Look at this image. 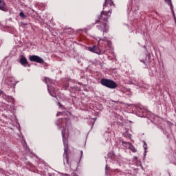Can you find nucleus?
Instances as JSON below:
<instances>
[{
    "mask_svg": "<svg viewBox=\"0 0 176 176\" xmlns=\"http://www.w3.org/2000/svg\"><path fill=\"white\" fill-rule=\"evenodd\" d=\"M111 13L112 11L111 10H109L108 12L105 11H102L101 12L99 20L96 21V24L98 23H102L100 26H98V30H100V31H103V32H108V30L109 29V28L108 27V25H107V20H108V18L111 17Z\"/></svg>",
    "mask_w": 176,
    "mask_h": 176,
    "instance_id": "f257e3e1",
    "label": "nucleus"
},
{
    "mask_svg": "<svg viewBox=\"0 0 176 176\" xmlns=\"http://www.w3.org/2000/svg\"><path fill=\"white\" fill-rule=\"evenodd\" d=\"M62 136H63V144H64V151H65V159H66V163L67 164H69V157H68V131L67 129H63L62 130Z\"/></svg>",
    "mask_w": 176,
    "mask_h": 176,
    "instance_id": "f03ea898",
    "label": "nucleus"
},
{
    "mask_svg": "<svg viewBox=\"0 0 176 176\" xmlns=\"http://www.w3.org/2000/svg\"><path fill=\"white\" fill-rule=\"evenodd\" d=\"M100 83L102 86H105L109 89H116L118 87V84L115 81L107 78H102L100 80Z\"/></svg>",
    "mask_w": 176,
    "mask_h": 176,
    "instance_id": "7ed1b4c3",
    "label": "nucleus"
},
{
    "mask_svg": "<svg viewBox=\"0 0 176 176\" xmlns=\"http://www.w3.org/2000/svg\"><path fill=\"white\" fill-rule=\"evenodd\" d=\"M88 50L91 52V53H96V54H104L105 50H100L97 47V45H94L93 47H89Z\"/></svg>",
    "mask_w": 176,
    "mask_h": 176,
    "instance_id": "20e7f679",
    "label": "nucleus"
},
{
    "mask_svg": "<svg viewBox=\"0 0 176 176\" xmlns=\"http://www.w3.org/2000/svg\"><path fill=\"white\" fill-rule=\"evenodd\" d=\"M29 60L30 61H32L34 63H38V64H43V63H45V60H43V58L36 55L30 56Z\"/></svg>",
    "mask_w": 176,
    "mask_h": 176,
    "instance_id": "39448f33",
    "label": "nucleus"
},
{
    "mask_svg": "<svg viewBox=\"0 0 176 176\" xmlns=\"http://www.w3.org/2000/svg\"><path fill=\"white\" fill-rule=\"evenodd\" d=\"M66 123H67V120L64 118V119L58 120L57 124L59 129H61L62 127H64V126H65Z\"/></svg>",
    "mask_w": 176,
    "mask_h": 176,
    "instance_id": "423d86ee",
    "label": "nucleus"
},
{
    "mask_svg": "<svg viewBox=\"0 0 176 176\" xmlns=\"http://www.w3.org/2000/svg\"><path fill=\"white\" fill-rule=\"evenodd\" d=\"M3 98L4 100H6V101L7 102H10L11 104H14V99L12 96L5 95L3 96Z\"/></svg>",
    "mask_w": 176,
    "mask_h": 176,
    "instance_id": "0eeeda50",
    "label": "nucleus"
},
{
    "mask_svg": "<svg viewBox=\"0 0 176 176\" xmlns=\"http://www.w3.org/2000/svg\"><path fill=\"white\" fill-rule=\"evenodd\" d=\"M20 63L23 67H27L28 65V60H27V58L22 56L20 58Z\"/></svg>",
    "mask_w": 176,
    "mask_h": 176,
    "instance_id": "6e6552de",
    "label": "nucleus"
},
{
    "mask_svg": "<svg viewBox=\"0 0 176 176\" xmlns=\"http://www.w3.org/2000/svg\"><path fill=\"white\" fill-rule=\"evenodd\" d=\"M98 43H102L104 46H107V45H109L111 43L107 38H104L103 39L100 38Z\"/></svg>",
    "mask_w": 176,
    "mask_h": 176,
    "instance_id": "1a4fd4ad",
    "label": "nucleus"
},
{
    "mask_svg": "<svg viewBox=\"0 0 176 176\" xmlns=\"http://www.w3.org/2000/svg\"><path fill=\"white\" fill-rule=\"evenodd\" d=\"M107 5H109L110 6H115V4L112 0H105L104 5H103V10H105V7Z\"/></svg>",
    "mask_w": 176,
    "mask_h": 176,
    "instance_id": "9d476101",
    "label": "nucleus"
},
{
    "mask_svg": "<svg viewBox=\"0 0 176 176\" xmlns=\"http://www.w3.org/2000/svg\"><path fill=\"white\" fill-rule=\"evenodd\" d=\"M122 145L125 148H133V144H131L130 142L122 141Z\"/></svg>",
    "mask_w": 176,
    "mask_h": 176,
    "instance_id": "9b49d317",
    "label": "nucleus"
},
{
    "mask_svg": "<svg viewBox=\"0 0 176 176\" xmlns=\"http://www.w3.org/2000/svg\"><path fill=\"white\" fill-rule=\"evenodd\" d=\"M6 6V4L5 2L2 0H0V10H5V8Z\"/></svg>",
    "mask_w": 176,
    "mask_h": 176,
    "instance_id": "f8f14e48",
    "label": "nucleus"
},
{
    "mask_svg": "<svg viewBox=\"0 0 176 176\" xmlns=\"http://www.w3.org/2000/svg\"><path fill=\"white\" fill-rule=\"evenodd\" d=\"M128 148L130 149L131 151H132V152H137V150L133 145H132V147Z\"/></svg>",
    "mask_w": 176,
    "mask_h": 176,
    "instance_id": "ddd939ff",
    "label": "nucleus"
},
{
    "mask_svg": "<svg viewBox=\"0 0 176 176\" xmlns=\"http://www.w3.org/2000/svg\"><path fill=\"white\" fill-rule=\"evenodd\" d=\"M19 16L20 17H22V19H25V15L24 14V12H20Z\"/></svg>",
    "mask_w": 176,
    "mask_h": 176,
    "instance_id": "4468645a",
    "label": "nucleus"
},
{
    "mask_svg": "<svg viewBox=\"0 0 176 176\" xmlns=\"http://www.w3.org/2000/svg\"><path fill=\"white\" fill-rule=\"evenodd\" d=\"M108 170H110V168L108 167V165H106L105 170H106V171H108Z\"/></svg>",
    "mask_w": 176,
    "mask_h": 176,
    "instance_id": "2eb2a0df",
    "label": "nucleus"
},
{
    "mask_svg": "<svg viewBox=\"0 0 176 176\" xmlns=\"http://www.w3.org/2000/svg\"><path fill=\"white\" fill-rule=\"evenodd\" d=\"M47 87H48V91H49V93L50 94V87H49V85H47Z\"/></svg>",
    "mask_w": 176,
    "mask_h": 176,
    "instance_id": "dca6fc26",
    "label": "nucleus"
},
{
    "mask_svg": "<svg viewBox=\"0 0 176 176\" xmlns=\"http://www.w3.org/2000/svg\"><path fill=\"white\" fill-rule=\"evenodd\" d=\"M61 112H58V113H57V114H56V116H60V115H61Z\"/></svg>",
    "mask_w": 176,
    "mask_h": 176,
    "instance_id": "f3484780",
    "label": "nucleus"
},
{
    "mask_svg": "<svg viewBox=\"0 0 176 176\" xmlns=\"http://www.w3.org/2000/svg\"><path fill=\"white\" fill-rule=\"evenodd\" d=\"M1 94H3V90H0V96H1Z\"/></svg>",
    "mask_w": 176,
    "mask_h": 176,
    "instance_id": "a211bd4d",
    "label": "nucleus"
},
{
    "mask_svg": "<svg viewBox=\"0 0 176 176\" xmlns=\"http://www.w3.org/2000/svg\"><path fill=\"white\" fill-rule=\"evenodd\" d=\"M58 105L59 108H61V103L58 102Z\"/></svg>",
    "mask_w": 176,
    "mask_h": 176,
    "instance_id": "6ab92c4d",
    "label": "nucleus"
},
{
    "mask_svg": "<svg viewBox=\"0 0 176 176\" xmlns=\"http://www.w3.org/2000/svg\"><path fill=\"white\" fill-rule=\"evenodd\" d=\"M150 75H151V76H155V74H151V73H150Z\"/></svg>",
    "mask_w": 176,
    "mask_h": 176,
    "instance_id": "aec40b11",
    "label": "nucleus"
},
{
    "mask_svg": "<svg viewBox=\"0 0 176 176\" xmlns=\"http://www.w3.org/2000/svg\"><path fill=\"white\" fill-rule=\"evenodd\" d=\"M144 151H146V147L144 146Z\"/></svg>",
    "mask_w": 176,
    "mask_h": 176,
    "instance_id": "412c9836",
    "label": "nucleus"
},
{
    "mask_svg": "<svg viewBox=\"0 0 176 176\" xmlns=\"http://www.w3.org/2000/svg\"><path fill=\"white\" fill-rule=\"evenodd\" d=\"M45 83H47V79H45Z\"/></svg>",
    "mask_w": 176,
    "mask_h": 176,
    "instance_id": "4be33fe9",
    "label": "nucleus"
},
{
    "mask_svg": "<svg viewBox=\"0 0 176 176\" xmlns=\"http://www.w3.org/2000/svg\"><path fill=\"white\" fill-rule=\"evenodd\" d=\"M80 152H81V155H83V151H81Z\"/></svg>",
    "mask_w": 176,
    "mask_h": 176,
    "instance_id": "5701e85b",
    "label": "nucleus"
},
{
    "mask_svg": "<svg viewBox=\"0 0 176 176\" xmlns=\"http://www.w3.org/2000/svg\"><path fill=\"white\" fill-rule=\"evenodd\" d=\"M105 173H106V174H107V171Z\"/></svg>",
    "mask_w": 176,
    "mask_h": 176,
    "instance_id": "b1692460",
    "label": "nucleus"
}]
</instances>
